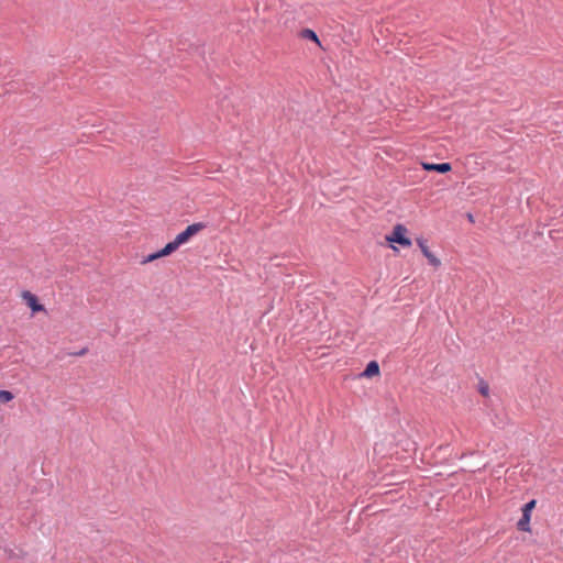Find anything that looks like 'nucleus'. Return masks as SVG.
<instances>
[{"label": "nucleus", "instance_id": "obj_9", "mask_svg": "<svg viewBox=\"0 0 563 563\" xmlns=\"http://www.w3.org/2000/svg\"><path fill=\"white\" fill-rule=\"evenodd\" d=\"M300 35L302 38L311 40V41L316 42L318 45H320L319 38L314 31H312L310 29H305L301 31Z\"/></svg>", "mask_w": 563, "mask_h": 563}, {"label": "nucleus", "instance_id": "obj_10", "mask_svg": "<svg viewBox=\"0 0 563 563\" xmlns=\"http://www.w3.org/2000/svg\"><path fill=\"white\" fill-rule=\"evenodd\" d=\"M478 393L484 397L489 396V386L484 379H481L478 383Z\"/></svg>", "mask_w": 563, "mask_h": 563}, {"label": "nucleus", "instance_id": "obj_4", "mask_svg": "<svg viewBox=\"0 0 563 563\" xmlns=\"http://www.w3.org/2000/svg\"><path fill=\"white\" fill-rule=\"evenodd\" d=\"M21 297L33 312L45 311V307L38 302L37 297L31 291H22Z\"/></svg>", "mask_w": 563, "mask_h": 563}, {"label": "nucleus", "instance_id": "obj_14", "mask_svg": "<svg viewBox=\"0 0 563 563\" xmlns=\"http://www.w3.org/2000/svg\"><path fill=\"white\" fill-rule=\"evenodd\" d=\"M416 242L422 249V238H417Z\"/></svg>", "mask_w": 563, "mask_h": 563}, {"label": "nucleus", "instance_id": "obj_3", "mask_svg": "<svg viewBox=\"0 0 563 563\" xmlns=\"http://www.w3.org/2000/svg\"><path fill=\"white\" fill-rule=\"evenodd\" d=\"M537 500L531 499L525 506L522 507V516L517 522V529L519 531L529 532L530 529V520H531V512L536 508Z\"/></svg>", "mask_w": 563, "mask_h": 563}, {"label": "nucleus", "instance_id": "obj_13", "mask_svg": "<svg viewBox=\"0 0 563 563\" xmlns=\"http://www.w3.org/2000/svg\"><path fill=\"white\" fill-rule=\"evenodd\" d=\"M466 217H467L470 222L474 223V217H473L472 213H467Z\"/></svg>", "mask_w": 563, "mask_h": 563}, {"label": "nucleus", "instance_id": "obj_5", "mask_svg": "<svg viewBox=\"0 0 563 563\" xmlns=\"http://www.w3.org/2000/svg\"><path fill=\"white\" fill-rule=\"evenodd\" d=\"M452 170V165L450 163H426L424 162V172H435L440 174H446Z\"/></svg>", "mask_w": 563, "mask_h": 563}, {"label": "nucleus", "instance_id": "obj_8", "mask_svg": "<svg viewBox=\"0 0 563 563\" xmlns=\"http://www.w3.org/2000/svg\"><path fill=\"white\" fill-rule=\"evenodd\" d=\"M424 258L428 260V263L432 265L434 268H438L441 265L440 260L424 245Z\"/></svg>", "mask_w": 563, "mask_h": 563}, {"label": "nucleus", "instance_id": "obj_12", "mask_svg": "<svg viewBox=\"0 0 563 563\" xmlns=\"http://www.w3.org/2000/svg\"><path fill=\"white\" fill-rule=\"evenodd\" d=\"M87 352H88V349H87V347H84V349H81L79 352L75 353V355H79V356H81V355H85Z\"/></svg>", "mask_w": 563, "mask_h": 563}, {"label": "nucleus", "instance_id": "obj_11", "mask_svg": "<svg viewBox=\"0 0 563 563\" xmlns=\"http://www.w3.org/2000/svg\"><path fill=\"white\" fill-rule=\"evenodd\" d=\"M14 398L13 394L9 390H0V402H9Z\"/></svg>", "mask_w": 563, "mask_h": 563}, {"label": "nucleus", "instance_id": "obj_1", "mask_svg": "<svg viewBox=\"0 0 563 563\" xmlns=\"http://www.w3.org/2000/svg\"><path fill=\"white\" fill-rule=\"evenodd\" d=\"M206 225L201 222L192 223L188 225L183 232L177 234L174 241L167 243L168 250L170 249L173 252H175L180 245L185 244L189 241L190 238L196 235L198 232H200L202 229H205Z\"/></svg>", "mask_w": 563, "mask_h": 563}, {"label": "nucleus", "instance_id": "obj_2", "mask_svg": "<svg viewBox=\"0 0 563 563\" xmlns=\"http://www.w3.org/2000/svg\"><path fill=\"white\" fill-rule=\"evenodd\" d=\"M407 229L401 225L397 224L393 232L388 235H386V241L390 244V246L396 250V247L393 245L394 243H397L404 247L410 246L411 241L406 236Z\"/></svg>", "mask_w": 563, "mask_h": 563}, {"label": "nucleus", "instance_id": "obj_6", "mask_svg": "<svg viewBox=\"0 0 563 563\" xmlns=\"http://www.w3.org/2000/svg\"><path fill=\"white\" fill-rule=\"evenodd\" d=\"M173 251L169 249L168 250V245L166 244L161 251L158 252H155V253H152V254H148L147 256H145L143 260H142V264H147L150 262H153L155 260H158L163 256H167L169 254H172Z\"/></svg>", "mask_w": 563, "mask_h": 563}, {"label": "nucleus", "instance_id": "obj_7", "mask_svg": "<svg viewBox=\"0 0 563 563\" xmlns=\"http://www.w3.org/2000/svg\"><path fill=\"white\" fill-rule=\"evenodd\" d=\"M379 374V365L376 361H371L367 365L365 371L362 373V376L364 377H373Z\"/></svg>", "mask_w": 563, "mask_h": 563}]
</instances>
